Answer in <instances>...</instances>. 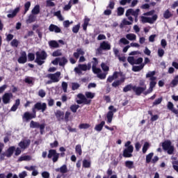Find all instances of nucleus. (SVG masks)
I'll return each mask as SVG.
<instances>
[{"label":"nucleus","instance_id":"nucleus-38","mask_svg":"<svg viewBox=\"0 0 178 178\" xmlns=\"http://www.w3.org/2000/svg\"><path fill=\"white\" fill-rule=\"evenodd\" d=\"M83 168H91V161H90L87 159H83Z\"/></svg>","mask_w":178,"mask_h":178},{"label":"nucleus","instance_id":"nucleus-35","mask_svg":"<svg viewBox=\"0 0 178 178\" xmlns=\"http://www.w3.org/2000/svg\"><path fill=\"white\" fill-rule=\"evenodd\" d=\"M79 108L80 106L79 104H72L70 106V109L73 113H76V112H77V109H79Z\"/></svg>","mask_w":178,"mask_h":178},{"label":"nucleus","instance_id":"nucleus-40","mask_svg":"<svg viewBox=\"0 0 178 178\" xmlns=\"http://www.w3.org/2000/svg\"><path fill=\"white\" fill-rule=\"evenodd\" d=\"M75 152L79 156L83 154V150L81 149V145H76L75 147Z\"/></svg>","mask_w":178,"mask_h":178},{"label":"nucleus","instance_id":"nucleus-3","mask_svg":"<svg viewBox=\"0 0 178 178\" xmlns=\"http://www.w3.org/2000/svg\"><path fill=\"white\" fill-rule=\"evenodd\" d=\"M36 58L35 59V63H37L38 66H42L45 63V59L48 58L47 51L42 50L41 51H36L35 53Z\"/></svg>","mask_w":178,"mask_h":178},{"label":"nucleus","instance_id":"nucleus-27","mask_svg":"<svg viewBox=\"0 0 178 178\" xmlns=\"http://www.w3.org/2000/svg\"><path fill=\"white\" fill-rule=\"evenodd\" d=\"M104 126H105V121H102L99 124H97L95 127V130H96V131H102V129H104Z\"/></svg>","mask_w":178,"mask_h":178},{"label":"nucleus","instance_id":"nucleus-62","mask_svg":"<svg viewBox=\"0 0 178 178\" xmlns=\"http://www.w3.org/2000/svg\"><path fill=\"white\" fill-rule=\"evenodd\" d=\"M143 58L139 57L138 59L135 60L134 65H142L143 64Z\"/></svg>","mask_w":178,"mask_h":178},{"label":"nucleus","instance_id":"nucleus-36","mask_svg":"<svg viewBox=\"0 0 178 178\" xmlns=\"http://www.w3.org/2000/svg\"><path fill=\"white\" fill-rule=\"evenodd\" d=\"M78 98H79V99H81L82 101H85V102H86V103L89 102L91 104V99H87V97H86V96L83 94H79Z\"/></svg>","mask_w":178,"mask_h":178},{"label":"nucleus","instance_id":"nucleus-63","mask_svg":"<svg viewBox=\"0 0 178 178\" xmlns=\"http://www.w3.org/2000/svg\"><path fill=\"white\" fill-rule=\"evenodd\" d=\"M135 60L136 59H134V57L133 56H129L127 58L129 63H130V65H134Z\"/></svg>","mask_w":178,"mask_h":178},{"label":"nucleus","instance_id":"nucleus-17","mask_svg":"<svg viewBox=\"0 0 178 178\" xmlns=\"http://www.w3.org/2000/svg\"><path fill=\"white\" fill-rule=\"evenodd\" d=\"M16 150V147L15 146H10L8 149L6 151V155L7 158H10L12 155H13L15 151Z\"/></svg>","mask_w":178,"mask_h":178},{"label":"nucleus","instance_id":"nucleus-15","mask_svg":"<svg viewBox=\"0 0 178 178\" xmlns=\"http://www.w3.org/2000/svg\"><path fill=\"white\" fill-rule=\"evenodd\" d=\"M20 55L21 56L17 59V62L23 65L27 62V53H26V51H22Z\"/></svg>","mask_w":178,"mask_h":178},{"label":"nucleus","instance_id":"nucleus-21","mask_svg":"<svg viewBox=\"0 0 178 178\" xmlns=\"http://www.w3.org/2000/svg\"><path fill=\"white\" fill-rule=\"evenodd\" d=\"M124 80H126L125 76L121 77L120 80H117L112 83L113 87H114L115 88H116V87H119L120 84H122V83H124Z\"/></svg>","mask_w":178,"mask_h":178},{"label":"nucleus","instance_id":"nucleus-18","mask_svg":"<svg viewBox=\"0 0 178 178\" xmlns=\"http://www.w3.org/2000/svg\"><path fill=\"white\" fill-rule=\"evenodd\" d=\"M167 108H168V109L171 111V112H172L175 115H178V110L175 108V105L173 104V103H172V102H168Z\"/></svg>","mask_w":178,"mask_h":178},{"label":"nucleus","instance_id":"nucleus-51","mask_svg":"<svg viewBox=\"0 0 178 178\" xmlns=\"http://www.w3.org/2000/svg\"><path fill=\"white\" fill-rule=\"evenodd\" d=\"M62 50L60 49H57L56 51H54L52 53V56L56 57V56H62Z\"/></svg>","mask_w":178,"mask_h":178},{"label":"nucleus","instance_id":"nucleus-5","mask_svg":"<svg viewBox=\"0 0 178 178\" xmlns=\"http://www.w3.org/2000/svg\"><path fill=\"white\" fill-rule=\"evenodd\" d=\"M162 147L164 151H167L168 155H173L175 152V146L172 145V141L166 140L162 143Z\"/></svg>","mask_w":178,"mask_h":178},{"label":"nucleus","instance_id":"nucleus-22","mask_svg":"<svg viewBox=\"0 0 178 178\" xmlns=\"http://www.w3.org/2000/svg\"><path fill=\"white\" fill-rule=\"evenodd\" d=\"M100 48H102L104 51H109L111 49V44L106 41H103L100 43Z\"/></svg>","mask_w":178,"mask_h":178},{"label":"nucleus","instance_id":"nucleus-59","mask_svg":"<svg viewBox=\"0 0 178 178\" xmlns=\"http://www.w3.org/2000/svg\"><path fill=\"white\" fill-rule=\"evenodd\" d=\"M79 67H80L81 70L83 72H87V70H88L87 65L86 64H79Z\"/></svg>","mask_w":178,"mask_h":178},{"label":"nucleus","instance_id":"nucleus-49","mask_svg":"<svg viewBox=\"0 0 178 178\" xmlns=\"http://www.w3.org/2000/svg\"><path fill=\"white\" fill-rule=\"evenodd\" d=\"M30 6H31V2L27 1L24 4V13H27L29 12V9H30Z\"/></svg>","mask_w":178,"mask_h":178},{"label":"nucleus","instance_id":"nucleus-1","mask_svg":"<svg viewBox=\"0 0 178 178\" xmlns=\"http://www.w3.org/2000/svg\"><path fill=\"white\" fill-rule=\"evenodd\" d=\"M47 103L38 102L32 108L33 113H30L29 111L25 112L22 116V119L26 120V122H29L31 119H35L37 118V111H40L44 113L47 111Z\"/></svg>","mask_w":178,"mask_h":178},{"label":"nucleus","instance_id":"nucleus-25","mask_svg":"<svg viewBox=\"0 0 178 178\" xmlns=\"http://www.w3.org/2000/svg\"><path fill=\"white\" fill-rule=\"evenodd\" d=\"M19 105H20V99H17L15 100V103L13 104V106L10 108L11 112H16Z\"/></svg>","mask_w":178,"mask_h":178},{"label":"nucleus","instance_id":"nucleus-42","mask_svg":"<svg viewBox=\"0 0 178 178\" xmlns=\"http://www.w3.org/2000/svg\"><path fill=\"white\" fill-rule=\"evenodd\" d=\"M119 45H120L121 44H123L124 45H127L129 44H130V42L129 40H127V39H126V38H122L118 42Z\"/></svg>","mask_w":178,"mask_h":178},{"label":"nucleus","instance_id":"nucleus-47","mask_svg":"<svg viewBox=\"0 0 178 178\" xmlns=\"http://www.w3.org/2000/svg\"><path fill=\"white\" fill-rule=\"evenodd\" d=\"M19 42L17 39H13L10 42V45L12 47H15V48H17V47H19Z\"/></svg>","mask_w":178,"mask_h":178},{"label":"nucleus","instance_id":"nucleus-61","mask_svg":"<svg viewBox=\"0 0 178 178\" xmlns=\"http://www.w3.org/2000/svg\"><path fill=\"white\" fill-rule=\"evenodd\" d=\"M172 168L176 172H178V161H175L172 162Z\"/></svg>","mask_w":178,"mask_h":178},{"label":"nucleus","instance_id":"nucleus-9","mask_svg":"<svg viewBox=\"0 0 178 178\" xmlns=\"http://www.w3.org/2000/svg\"><path fill=\"white\" fill-rule=\"evenodd\" d=\"M147 90V84H145V80L141 79L139 81V86H136V91H138V97L141 94H144V92Z\"/></svg>","mask_w":178,"mask_h":178},{"label":"nucleus","instance_id":"nucleus-6","mask_svg":"<svg viewBox=\"0 0 178 178\" xmlns=\"http://www.w3.org/2000/svg\"><path fill=\"white\" fill-rule=\"evenodd\" d=\"M140 19V22L143 24L149 23V24H154L158 19V15L155 14L152 17L141 16Z\"/></svg>","mask_w":178,"mask_h":178},{"label":"nucleus","instance_id":"nucleus-2","mask_svg":"<svg viewBox=\"0 0 178 178\" xmlns=\"http://www.w3.org/2000/svg\"><path fill=\"white\" fill-rule=\"evenodd\" d=\"M138 15H140V9L137 8L136 9V10H134V9L133 8H129L128 10H127L126 13H125V16L127 17L128 20H129V22H131L133 23V22H135V23H137V22H138ZM135 18L134 19H133V17Z\"/></svg>","mask_w":178,"mask_h":178},{"label":"nucleus","instance_id":"nucleus-11","mask_svg":"<svg viewBox=\"0 0 178 178\" xmlns=\"http://www.w3.org/2000/svg\"><path fill=\"white\" fill-rule=\"evenodd\" d=\"M13 98V94L12 92H6L2 96V101L4 105H8V104H10V99Z\"/></svg>","mask_w":178,"mask_h":178},{"label":"nucleus","instance_id":"nucleus-24","mask_svg":"<svg viewBox=\"0 0 178 178\" xmlns=\"http://www.w3.org/2000/svg\"><path fill=\"white\" fill-rule=\"evenodd\" d=\"M19 11L20 8L17 7L16 8H15V10L12 12L11 14L7 15V17H8L9 19H13V17H15L16 15H17V13H19Z\"/></svg>","mask_w":178,"mask_h":178},{"label":"nucleus","instance_id":"nucleus-19","mask_svg":"<svg viewBox=\"0 0 178 178\" xmlns=\"http://www.w3.org/2000/svg\"><path fill=\"white\" fill-rule=\"evenodd\" d=\"M55 171L59 172L60 173H62V175H65V173H67V165L64 164L60 168H56Z\"/></svg>","mask_w":178,"mask_h":178},{"label":"nucleus","instance_id":"nucleus-34","mask_svg":"<svg viewBox=\"0 0 178 178\" xmlns=\"http://www.w3.org/2000/svg\"><path fill=\"white\" fill-rule=\"evenodd\" d=\"M173 16V14L170 11H169V9L166 10L163 13V17L164 19H170Z\"/></svg>","mask_w":178,"mask_h":178},{"label":"nucleus","instance_id":"nucleus-57","mask_svg":"<svg viewBox=\"0 0 178 178\" xmlns=\"http://www.w3.org/2000/svg\"><path fill=\"white\" fill-rule=\"evenodd\" d=\"M101 67L104 72H109V67L104 63H102Z\"/></svg>","mask_w":178,"mask_h":178},{"label":"nucleus","instance_id":"nucleus-32","mask_svg":"<svg viewBox=\"0 0 178 178\" xmlns=\"http://www.w3.org/2000/svg\"><path fill=\"white\" fill-rule=\"evenodd\" d=\"M59 66H65L67 63V58L66 57L59 58Z\"/></svg>","mask_w":178,"mask_h":178},{"label":"nucleus","instance_id":"nucleus-30","mask_svg":"<svg viewBox=\"0 0 178 178\" xmlns=\"http://www.w3.org/2000/svg\"><path fill=\"white\" fill-rule=\"evenodd\" d=\"M23 161H31V156L29 155L21 156L18 159L17 162H23Z\"/></svg>","mask_w":178,"mask_h":178},{"label":"nucleus","instance_id":"nucleus-29","mask_svg":"<svg viewBox=\"0 0 178 178\" xmlns=\"http://www.w3.org/2000/svg\"><path fill=\"white\" fill-rule=\"evenodd\" d=\"M155 71L149 72L146 74V79H149V80L154 81L156 80V76H154Z\"/></svg>","mask_w":178,"mask_h":178},{"label":"nucleus","instance_id":"nucleus-41","mask_svg":"<svg viewBox=\"0 0 178 178\" xmlns=\"http://www.w3.org/2000/svg\"><path fill=\"white\" fill-rule=\"evenodd\" d=\"M119 76H120L121 77H124V75H123V72H122L115 71L113 72V77L114 79H118Z\"/></svg>","mask_w":178,"mask_h":178},{"label":"nucleus","instance_id":"nucleus-55","mask_svg":"<svg viewBox=\"0 0 178 178\" xmlns=\"http://www.w3.org/2000/svg\"><path fill=\"white\" fill-rule=\"evenodd\" d=\"M163 98L162 97H161L160 98L156 99L154 102H153V105L152 106H155L156 105H159V104L162 103Z\"/></svg>","mask_w":178,"mask_h":178},{"label":"nucleus","instance_id":"nucleus-8","mask_svg":"<svg viewBox=\"0 0 178 178\" xmlns=\"http://www.w3.org/2000/svg\"><path fill=\"white\" fill-rule=\"evenodd\" d=\"M59 153L56 152V149H49V154H47V158L49 159H51L52 157V161L54 163L58 162L59 159Z\"/></svg>","mask_w":178,"mask_h":178},{"label":"nucleus","instance_id":"nucleus-37","mask_svg":"<svg viewBox=\"0 0 178 178\" xmlns=\"http://www.w3.org/2000/svg\"><path fill=\"white\" fill-rule=\"evenodd\" d=\"M125 166L128 168V169H133L134 168V162L131 161H125Z\"/></svg>","mask_w":178,"mask_h":178},{"label":"nucleus","instance_id":"nucleus-45","mask_svg":"<svg viewBox=\"0 0 178 178\" xmlns=\"http://www.w3.org/2000/svg\"><path fill=\"white\" fill-rule=\"evenodd\" d=\"M35 19H36V17L34 15L31 14L29 16L27 22L28 23H34V22H35Z\"/></svg>","mask_w":178,"mask_h":178},{"label":"nucleus","instance_id":"nucleus-58","mask_svg":"<svg viewBox=\"0 0 178 178\" xmlns=\"http://www.w3.org/2000/svg\"><path fill=\"white\" fill-rule=\"evenodd\" d=\"M42 30V28H39L35 30V32L37 33L38 38L41 40L42 38V32L41 31Z\"/></svg>","mask_w":178,"mask_h":178},{"label":"nucleus","instance_id":"nucleus-31","mask_svg":"<svg viewBox=\"0 0 178 178\" xmlns=\"http://www.w3.org/2000/svg\"><path fill=\"white\" fill-rule=\"evenodd\" d=\"M126 38L129 41H134L137 38V35L134 33H129L126 35Z\"/></svg>","mask_w":178,"mask_h":178},{"label":"nucleus","instance_id":"nucleus-23","mask_svg":"<svg viewBox=\"0 0 178 178\" xmlns=\"http://www.w3.org/2000/svg\"><path fill=\"white\" fill-rule=\"evenodd\" d=\"M55 116L57 118L58 120H63V118L65 117V113L62 111L57 110L55 113Z\"/></svg>","mask_w":178,"mask_h":178},{"label":"nucleus","instance_id":"nucleus-14","mask_svg":"<svg viewBox=\"0 0 178 178\" xmlns=\"http://www.w3.org/2000/svg\"><path fill=\"white\" fill-rule=\"evenodd\" d=\"M131 90L134 91V92H135L136 95H138V92L137 91V88L136 86H133V84L130 83L123 88L124 92H129V91H131Z\"/></svg>","mask_w":178,"mask_h":178},{"label":"nucleus","instance_id":"nucleus-52","mask_svg":"<svg viewBox=\"0 0 178 178\" xmlns=\"http://www.w3.org/2000/svg\"><path fill=\"white\" fill-rule=\"evenodd\" d=\"M148 148H149V143L148 142H145L143 147V153L145 154V152L148 151Z\"/></svg>","mask_w":178,"mask_h":178},{"label":"nucleus","instance_id":"nucleus-26","mask_svg":"<svg viewBox=\"0 0 178 178\" xmlns=\"http://www.w3.org/2000/svg\"><path fill=\"white\" fill-rule=\"evenodd\" d=\"M84 51L83 50V49L79 48L76 49V52L74 53V57H75L76 59H79V58H80V55H84Z\"/></svg>","mask_w":178,"mask_h":178},{"label":"nucleus","instance_id":"nucleus-64","mask_svg":"<svg viewBox=\"0 0 178 178\" xmlns=\"http://www.w3.org/2000/svg\"><path fill=\"white\" fill-rule=\"evenodd\" d=\"M50 174L47 171L42 172V177L43 178H49Z\"/></svg>","mask_w":178,"mask_h":178},{"label":"nucleus","instance_id":"nucleus-56","mask_svg":"<svg viewBox=\"0 0 178 178\" xmlns=\"http://www.w3.org/2000/svg\"><path fill=\"white\" fill-rule=\"evenodd\" d=\"M90 127H91V125H90V124H87V123H83L79 124V129H90Z\"/></svg>","mask_w":178,"mask_h":178},{"label":"nucleus","instance_id":"nucleus-54","mask_svg":"<svg viewBox=\"0 0 178 178\" xmlns=\"http://www.w3.org/2000/svg\"><path fill=\"white\" fill-rule=\"evenodd\" d=\"M54 16H56L58 17V19H59V20L63 21V17L62 16L60 10L55 12Z\"/></svg>","mask_w":178,"mask_h":178},{"label":"nucleus","instance_id":"nucleus-46","mask_svg":"<svg viewBox=\"0 0 178 178\" xmlns=\"http://www.w3.org/2000/svg\"><path fill=\"white\" fill-rule=\"evenodd\" d=\"M85 95L86 97V99L88 98L90 99H92L94 97H95V93H92L91 92H86L85 93Z\"/></svg>","mask_w":178,"mask_h":178},{"label":"nucleus","instance_id":"nucleus-60","mask_svg":"<svg viewBox=\"0 0 178 178\" xmlns=\"http://www.w3.org/2000/svg\"><path fill=\"white\" fill-rule=\"evenodd\" d=\"M38 95H39V97H40V98H44V97H45V95H47V93L45 92V90L40 89L38 91Z\"/></svg>","mask_w":178,"mask_h":178},{"label":"nucleus","instance_id":"nucleus-12","mask_svg":"<svg viewBox=\"0 0 178 178\" xmlns=\"http://www.w3.org/2000/svg\"><path fill=\"white\" fill-rule=\"evenodd\" d=\"M48 79H50L52 83H58L59 81V77H60V72H56L54 74H47Z\"/></svg>","mask_w":178,"mask_h":178},{"label":"nucleus","instance_id":"nucleus-39","mask_svg":"<svg viewBox=\"0 0 178 178\" xmlns=\"http://www.w3.org/2000/svg\"><path fill=\"white\" fill-rule=\"evenodd\" d=\"M117 15L118 16H123V15H124V8L118 7L117 8Z\"/></svg>","mask_w":178,"mask_h":178},{"label":"nucleus","instance_id":"nucleus-43","mask_svg":"<svg viewBox=\"0 0 178 178\" xmlns=\"http://www.w3.org/2000/svg\"><path fill=\"white\" fill-rule=\"evenodd\" d=\"M152 156H154V152H151L146 156V163H150L152 162Z\"/></svg>","mask_w":178,"mask_h":178},{"label":"nucleus","instance_id":"nucleus-48","mask_svg":"<svg viewBox=\"0 0 178 178\" xmlns=\"http://www.w3.org/2000/svg\"><path fill=\"white\" fill-rule=\"evenodd\" d=\"M35 59V54L33 53H29L28 54V60L29 62H33Z\"/></svg>","mask_w":178,"mask_h":178},{"label":"nucleus","instance_id":"nucleus-20","mask_svg":"<svg viewBox=\"0 0 178 178\" xmlns=\"http://www.w3.org/2000/svg\"><path fill=\"white\" fill-rule=\"evenodd\" d=\"M49 48H51V49H55L56 48H59V47H60L59 45V43H58V42L56 40H50L49 41Z\"/></svg>","mask_w":178,"mask_h":178},{"label":"nucleus","instance_id":"nucleus-28","mask_svg":"<svg viewBox=\"0 0 178 178\" xmlns=\"http://www.w3.org/2000/svg\"><path fill=\"white\" fill-rule=\"evenodd\" d=\"M89 23H90V18L86 17L83 19V24L82 25L83 30L84 31H87V27L88 26Z\"/></svg>","mask_w":178,"mask_h":178},{"label":"nucleus","instance_id":"nucleus-53","mask_svg":"<svg viewBox=\"0 0 178 178\" xmlns=\"http://www.w3.org/2000/svg\"><path fill=\"white\" fill-rule=\"evenodd\" d=\"M80 88V84L74 82L72 83V91H76V90H79Z\"/></svg>","mask_w":178,"mask_h":178},{"label":"nucleus","instance_id":"nucleus-13","mask_svg":"<svg viewBox=\"0 0 178 178\" xmlns=\"http://www.w3.org/2000/svg\"><path fill=\"white\" fill-rule=\"evenodd\" d=\"M31 144V140L30 139L24 140L19 143L18 145L21 148V149H27L28 147H30V145Z\"/></svg>","mask_w":178,"mask_h":178},{"label":"nucleus","instance_id":"nucleus-44","mask_svg":"<svg viewBox=\"0 0 178 178\" xmlns=\"http://www.w3.org/2000/svg\"><path fill=\"white\" fill-rule=\"evenodd\" d=\"M31 12L33 15H38L40 13V6H35Z\"/></svg>","mask_w":178,"mask_h":178},{"label":"nucleus","instance_id":"nucleus-33","mask_svg":"<svg viewBox=\"0 0 178 178\" xmlns=\"http://www.w3.org/2000/svg\"><path fill=\"white\" fill-rule=\"evenodd\" d=\"M144 69V65H134L132 67L133 72H140V70H143Z\"/></svg>","mask_w":178,"mask_h":178},{"label":"nucleus","instance_id":"nucleus-7","mask_svg":"<svg viewBox=\"0 0 178 178\" xmlns=\"http://www.w3.org/2000/svg\"><path fill=\"white\" fill-rule=\"evenodd\" d=\"M30 127L31 129H40V134H44V130H45V124H40L38 122L32 120L30 123Z\"/></svg>","mask_w":178,"mask_h":178},{"label":"nucleus","instance_id":"nucleus-16","mask_svg":"<svg viewBox=\"0 0 178 178\" xmlns=\"http://www.w3.org/2000/svg\"><path fill=\"white\" fill-rule=\"evenodd\" d=\"M49 30L51 32L54 31V33H60V31H62V30L60 29V28H59V26H56L54 24H51L49 25Z\"/></svg>","mask_w":178,"mask_h":178},{"label":"nucleus","instance_id":"nucleus-4","mask_svg":"<svg viewBox=\"0 0 178 178\" xmlns=\"http://www.w3.org/2000/svg\"><path fill=\"white\" fill-rule=\"evenodd\" d=\"M125 149L123 150L122 156L124 158H131L133 156V152L134 151V147L131 145V141L128 140L125 144Z\"/></svg>","mask_w":178,"mask_h":178},{"label":"nucleus","instance_id":"nucleus-50","mask_svg":"<svg viewBox=\"0 0 178 178\" xmlns=\"http://www.w3.org/2000/svg\"><path fill=\"white\" fill-rule=\"evenodd\" d=\"M80 30V24H78L72 27V32L74 33V34H77Z\"/></svg>","mask_w":178,"mask_h":178},{"label":"nucleus","instance_id":"nucleus-10","mask_svg":"<svg viewBox=\"0 0 178 178\" xmlns=\"http://www.w3.org/2000/svg\"><path fill=\"white\" fill-rule=\"evenodd\" d=\"M109 111L106 114L107 123H112V120L113 119V113H116L118 110L113 106H110L108 107Z\"/></svg>","mask_w":178,"mask_h":178}]
</instances>
